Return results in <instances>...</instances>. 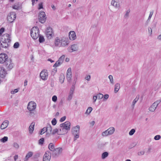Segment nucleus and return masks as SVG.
I'll list each match as a JSON object with an SVG mask.
<instances>
[{
    "label": "nucleus",
    "mask_w": 161,
    "mask_h": 161,
    "mask_svg": "<svg viewBox=\"0 0 161 161\" xmlns=\"http://www.w3.org/2000/svg\"><path fill=\"white\" fill-rule=\"evenodd\" d=\"M36 104L33 102H29L27 105V109L30 111H33L36 108Z\"/></svg>",
    "instance_id": "obj_10"
},
{
    "label": "nucleus",
    "mask_w": 161,
    "mask_h": 161,
    "mask_svg": "<svg viewBox=\"0 0 161 161\" xmlns=\"http://www.w3.org/2000/svg\"><path fill=\"white\" fill-rule=\"evenodd\" d=\"M80 126L78 125H76L73 128L72 132L73 134L79 133Z\"/></svg>",
    "instance_id": "obj_20"
},
{
    "label": "nucleus",
    "mask_w": 161,
    "mask_h": 161,
    "mask_svg": "<svg viewBox=\"0 0 161 161\" xmlns=\"http://www.w3.org/2000/svg\"><path fill=\"white\" fill-rule=\"evenodd\" d=\"M13 146L16 149H18L19 147L18 144L17 143L14 142L13 144Z\"/></svg>",
    "instance_id": "obj_56"
},
{
    "label": "nucleus",
    "mask_w": 161,
    "mask_h": 161,
    "mask_svg": "<svg viewBox=\"0 0 161 161\" xmlns=\"http://www.w3.org/2000/svg\"><path fill=\"white\" fill-rule=\"evenodd\" d=\"M104 98L103 99V101H106L108 98L109 97V95L108 94H106L104 95V96H103Z\"/></svg>",
    "instance_id": "obj_48"
},
{
    "label": "nucleus",
    "mask_w": 161,
    "mask_h": 161,
    "mask_svg": "<svg viewBox=\"0 0 161 161\" xmlns=\"http://www.w3.org/2000/svg\"><path fill=\"white\" fill-rule=\"evenodd\" d=\"M39 7L38 8V9H41L43 8V3H41L39 4Z\"/></svg>",
    "instance_id": "obj_53"
},
{
    "label": "nucleus",
    "mask_w": 161,
    "mask_h": 161,
    "mask_svg": "<svg viewBox=\"0 0 161 161\" xmlns=\"http://www.w3.org/2000/svg\"><path fill=\"white\" fill-rule=\"evenodd\" d=\"M19 7L18 6L14 5L13 7V8L16 9V10H18L19 8Z\"/></svg>",
    "instance_id": "obj_64"
},
{
    "label": "nucleus",
    "mask_w": 161,
    "mask_h": 161,
    "mask_svg": "<svg viewBox=\"0 0 161 161\" xmlns=\"http://www.w3.org/2000/svg\"><path fill=\"white\" fill-rule=\"evenodd\" d=\"M78 47L76 44H73L71 47L68 48V51L70 53H72L74 51H77L78 50Z\"/></svg>",
    "instance_id": "obj_12"
},
{
    "label": "nucleus",
    "mask_w": 161,
    "mask_h": 161,
    "mask_svg": "<svg viewBox=\"0 0 161 161\" xmlns=\"http://www.w3.org/2000/svg\"><path fill=\"white\" fill-rule=\"evenodd\" d=\"M15 18L16 14L15 12H10L7 16V20L10 23H12L15 20Z\"/></svg>",
    "instance_id": "obj_6"
},
{
    "label": "nucleus",
    "mask_w": 161,
    "mask_h": 161,
    "mask_svg": "<svg viewBox=\"0 0 161 161\" xmlns=\"http://www.w3.org/2000/svg\"><path fill=\"white\" fill-rule=\"evenodd\" d=\"M72 96L73 95H72L69 94L67 98V100L69 101L72 98Z\"/></svg>",
    "instance_id": "obj_61"
},
{
    "label": "nucleus",
    "mask_w": 161,
    "mask_h": 161,
    "mask_svg": "<svg viewBox=\"0 0 161 161\" xmlns=\"http://www.w3.org/2000/svg\"><path fill=\"white\" fill-rule=\"evenodd\" d=\"M62 151V148L58 147L56 148L54 151H53L51 153L52 156L53 158L58 157L61 153Z\"/></svg>",
    "instance_id": "obj_5"
},
{
    "label": "nucleus",
    "mask_w": 161,
    "mask_h": 161,
    "mask_svg": "<svg viewBox=\"0 0 161 161\" xmlns=\"http://www.w3.org/2000/svg\"><path fill=\"white\" fill-rule=\"evenodd\" d=\"M62 63L60 62L58 60L53 65V67H56L60 65Z\"/></svg>",
    "instance_id": "obj_33"
},
{
    "label": "nucleus",
    "mask_w": 161,
    "mask_h": 161,
    "mask_svg": "<svg viewBox=\"0 0 161 161\" xmlns=\"http://www.w3.org/2000/svg\"><path fill=\"white\" fill-rule=\"evenodd\" d=\"M35 111L33 110V111H30L29 112V115L31 116H33L35 114Z\"/></svg>",
    "instance_id": "obj_50"
},
{
    "label": "nucleus",
    "mask_w": 161,
    "mask_h": 161,
    "mask_svg": "<svg viewBox=\"0 0 161 161\" xmlns=\"http://www.w3.org/2000/svg\"><path fill=\"white\" fill-rule=\"evenodd\" d=\"M47 73L45 72L44 70H42L40 74V77L43 80H46L47 79L48 77Z\"/></svg>",
    "instance_id": "obj_14"
},
{
    "label": "nucleus",
    "mask_w": 161,
    "mask_h": 161,
    "mask_svg": "<svg viewBox=\"0 0 161 161\" xmlns=\"http://www.w3.org/2000/svg\"><path fill=\"white\" fill-rule=\"evenodd\" d=\"M67 133V132L66 131L64 132L62 131V129H59V131H58V130L57 129H55L53 130L52 132H51V134L53 135L56 133H57L58 135H63L66 134Z\"/></svg>",
    "instance_id": "obj_11"
},
{
    "label": "nucleus",
    "mask_w": 161,
    "mask_h": 161,
    "mask_svg": "<svg viewBox=\"0 0 161 161\" xmlns=\"http://www.w3.org/2000/svg\"><path fill=\"white\" fill-rule=\"evenodd\" d=\"M157 107V106H156V103H153L149 108V110L150 111L153 112L154 111Z\"/></svg>",
    "instance_id": "obj_24"
},
{
    "label": "nucleus",
    "mask_w": 161,
    "mask_h": 161,
    "mask_svg": "<svg viewBox=\"0 0 161 161\" xmlns=\"http://www.w3.org/2000/svg\"><path fill=\"white\" fill-rule=\"evenodd\" d=\"M130 9H128L126 11V13L124 15V18H128L129 15V14L130 13Z\"/></svg>",
    "instance_id": "obj_34"
},
{
    "label": "nucleus",
    "mask_w": 161,
    "mask_h": 161,
    "mask_svg": "<svg viewBox=\"0 0 161 161\" xmlns=\"http://www.w3.org/2000/svg\"><path fill=\"white\" fill-rule=\"evenodd\" d=\"M92 110V108L91 107H89L88 108V109L86 110L85 114H89L90 113Z\"/></svg>",
    "instance_id": "obj_36"
},
{
    "label": "nucleus",
    "mask_w": 161,
    "mask_h": 161,
    "mask_svg": "<svg viewBox=\"0 0 161 161\" xmlns=\"http://www.w3.org/2000/svg\"><path fill=\"white\" fill-rule=\"evenodd\" d=\"M47 131V128H46V127H44L42 129L40 133V134L41 135H42L45 132H46Z\"/></svg>",
    "instance_id": "obj_37"
},
{
    "label": "nucleus",
    "mask_w": 161,
    "mask_h": 161,
    "mask_svg": "<svg viewBox=\"0 0 161 161\" xmlns=\"http://www.w3.org/2000/svg\"><path fill=\"white\" fill-rule=\"evenodd\" d=\"M97 96V98L99 99H101L103 97V95L101 93L98 94Z\"/></svg>",
    "instance_id": "obj_49"
},
{
    "label": "nucleus",
    "mask_w": 161,
    "mask_h": 161,
    "mask_svg": "<svg viewBox=\"0 0 161 161\" xmlns=\"http://www.w3.org/2000/svg\"><path fill=\"white\" fill-rule=\"evenodd\" d=\"M11 40L10 38H1L0 43L2 48H6L9 47L10 45Z\"/></svg>",
    "instance_id": "obj_2"
},
{
    "label": "nucleus",
    "mask_w": 161,
    "mask_h": 161,
    "mask_svg": "<svg viewBox=\"0 0 161 161\" xmlns=\"http://www.w3.org/2000/svg\"><path fill=\"white\" fill-rule=\"evenodd\" d=\"M161 136L159 135H157L155 136L154 139L156 140H159L161 138Z\"/></svg>",
    "instance_id": "obj_51"
},
{
    "label": "nucleus",
    "mask_w": 161,
    "mask_h": 161,
    "mask_svg": "<svg viewBox=\"0 0 161 161\" xmlns=\"http://www.w3.org/2000/svg\"><path fill=\"white\" fill-rule=\"evenodd\" d=\"M8 137L7 136H4L0 140L1 141L3 142H5L8 141Z\"/></svg>",
    "instance_id": "obj_39"
},
{
    "label": "nucleus",
    "mask_w": 161,
    "mask_h": 161,
    "mask_svg": "<svg viewBox=\"0 0 161 161\" xmlns=\"http://www.w3.org/2000/svg\"><path fill=\"white\" fill-rule=\"evenodd\" d=\"M156 22L155 21H153L152 23V25H151V27H152V28H155L156 26Z\"/></svg>",
    "instance_id": "obj_52"
},
{
    "label": "nucleus",
    "mask_w": 161,
    "mask_h": 161,
    "mask_svg": "<svg viewBox=\"0 0 161 161\" xmlns=\"http://www.w3.org/2000/svg\"><path fill=\"white\" fill-rule=\"evenodd\" d=\"M19 88L15 89L11 91L10 93L11 94H14L19 91Z\"/></svg>",
    "instance_id": "obj_40"
},
{
    "label": "nucleus",
    "mask_w": 161,
    "mask_h": 161,
    "mask_svg": "<svg viewBox=\"0 0 161 161\" xmlns=\"http://www.w3.org/2000/svg\"><path fill=\"white\" fill-rule=\"evenodd\" d=\"M7 54L4 53L0 54V63L3 64L8 60Z\"/></svg>",
    "instance_id": "obj_9"
},
{
    "label": "nucleus",
    "mask_w": 161,
    "mask_h": 161,
    "mask_svg": "<svg viewBox=\"0 0 161 161\" xmlns=\"http://www.w3.org/2000/svg\"><path fill=\"white\" fill-rule=\"evenodd\" d=\"M74 135V141H75L79 136V133L73 134Z\"/></svg>",
    "instance_id": "obj_43"
},
{
    "label": "nucleus",
    "mask_w": 161,
    "mask_h": 161,
    "mask_svg": "<svg viewBox=\"0 0 161 161\" xmlns=\"http://www.w3.org/2000/svg\"><path fill=\"white\" fill-rule=\"evenodd\" d=\"M31 37L34 39H37L40 36L39 29L37 26L33 27L31 31Z\"/></svg>",
    "instance_id": "obj_1"
},
{
    "label": "nucleus",
    "mask_w": 161,
    "mask_h": 161,
    "mask_svg": "<svg viewBox=\"0 0 161 161\" xmlns=\"http://www.w3.org/2000/svg\"><path fill=\"white\" fill-rule=\"evenodd\" d=\"M69 36L70 40H74L76 38L75 33V32L73 31H71L69 32Z\"/></svg>",
    "instance_id": "obj_15"
},
{
    "label": "nucleus",
    "mask_w": 161,
    "mask_h": 161,
    "mask_svg": "<svg viewBox=\"0 0 161 161\" xmlns=\"http://www.w3.org/2000/svg\"><path fill=\"white\" fill-rule=\"evenodd\" d=\"M135 132V130L134 129H132L129 132V135L130 136L132 135Z\"/></svg>",
    "instance_id": "obj_45"
},
{
    "label": "nucleus",
    "mask_w": 161,
    "mask_h": 161,
    "mask_svg": "<svg viewBox=\"0 0 161 161\" xmlns=\"http://www.w3.org/2000/svg\"><path fill=\"white\" fill-rule=\"evenodd\" d=\"M61 39L58 37H56L55 41V46H58L61 43Z\"/></svg>",
    "instance_id": "obj_23"
},
{
    "label": "nucleus",
    "mask_w": 161,
    "mask_h": 161,
    "mask_svg": "<svg viewBox=\"0 0 161 161\" xmlns=\"http://www.w3.org/2000/svg\"><path fill=\"white\" fill-rule=\"evenodd\" d=\"M8 124V120L4 121L1 124L0 128L1 129H4L6 128Z\"/></svg>",
    "instance_id": "obj_18"
},
{
    "label": "nucleus",
    "mask_w": 161,
    "mask_h": 161,
    "mask_svg": "<svg viewBox=\"0 0 161 161\" xmlns=\"http://www.w3.org/2000/svg\"><path fill=\"white\" fill-rule=\"evenodd\" d=\"M33 155V153L31 152H30L26 155L24 159V161H28V159L32 157Z\"/></svg>",
    "instance_id": "obj_22"
},
{
    "label": "nucleus",
    "mask_w": 161,
    "mask_h": 161,
    "mask_svg": "<svg viewBox=\"0 0 161 161\" xmlns=\"http://www.w3.org/2000/svg\"><path fill=\"white\" fill-rule=\"evenodd\" d=\"M65 56L64 55H63L61 56L59 58L58 60L59 61L62 63L64 62V59L65 58Z\"/></svg>",
    "instance_id": "obj_35"
},
{
    "label": "nucleus",
    "mask_w": 161,
    "mask_h": 161,
    "mask_svg": "<svg viewBox=\"0 0 161 161\" xmlns=\"http://www.w3.org/2000/svg\"><path fill=\"white\" fill-rule=\"evenodd\" d=\"M64 75L63 74H61L59 77V81L61 84L64 82Z\"/></svg>",
    "instance_id": "obj_29"
},
{
    "label": "nucleus",
    "mask_w": 161,
    "mask_h": 161,
    "mask_svg": "<svg viewBox=\"0 0 161 161\" xmlns=\"http://www.w3.org/2000/svg\"><path fill=\"white\" fill-rule=\"evenodd\" d=\"M5 29L3 27H2L0 29V35L2 34V33L4 32Z\"/></svg>",
    "instance_id": "obj_60"
},
{
    "label": "nucleus",
    "mask_w": 161,
    "mask_h": 161,
    "mask_svg": "<svg viewBox=\"0 0 161 161\" xmlns=\"http://www.w3.org/2000/svg\"><path fill=\"white\" fill-rule=\"evenodd\" d=\"M120 87V85L119 83H116L115 85L114 92L116 93L118 92Z\"/></svg>",
    "instance_id": "obj_26"
},
{
    "label": "nucleus",
    "mask_w": 161,
    "mask_h": 161,
    "mask_svg": "<svg viewBox=\"0 0 161 161\" xmlns=\"http://www.w3.org/2000/svg\"><path fill=\"white\" fill-rule=\"evenodd\" d=\"M52 100L54 102H56L57 99V97L56 96H53L52 97Z\"/></svg>",
    "instance_id": "obj_54"
},
{
    "label": "nucleus",
    "mask_w": 161,
    "mask_h": 161,
    "mask_svg": "<svg viewBox=\"0 0 161 161\" xmlns=\"http://www.w3.org/2000/svg\"><path fill=\"white\" fill-rule=\"evenodd\" d=\"M61 43L60 44V47H65L69 44V42L67 40L63 39L61 38Z\"/></svg>",
    "instance_id": "obj_19"
},
{
    "label": "nucleus",
    "mask_w": 161,
    "mask_h": 161,
    "mask_svg": "<svg viewBox=\"0 0 161 161\" xmlns=\"http://www.w3.org/2000/svg\"><path fill=\"white\" fill-rule=\"evenodd\" d=\"M145 152L144 151H141L138 153V155L139 156L142 155L144 154Z\"/></svg>",
    "instance_id": "obj_58"
},
{
    "label": "nucleus",
    "mask_w": 161,
    "mask_h": 161,
    "mask_svg": "<svg viewBox=\"0 0 161 161\" xmlns=\"http://www.w3.org/2000/svg\"><path fill=\"white\" fill-rule=\"evenodd\" d=\"M35 125V122H32L29 127V133L31 134L34 130V127Z\"/></svg>",
    "instance_id": "obj_21"
},
{
    "label": "nucleus",
    "mask_w": 161,
    "mask_h": 161,
    "mask_svg": "<svg viewBox=\"0 0 161 161\" xmlns=\"http://www.w3.org/2000/svg\"><path fill=\"white\" fill-rule=\"evenodd\" d=\"M136 145V144L135 143H132L129 147V148L130 149L132 148L133 147H135Z\"/></svg>",
    "instance_id": "obj_57"
},
{
    "label": "nucleus",
    "mask_w": 161,
    "mask_h": 161,
    "mask_svg": "<svg viewBox=\"0 0 161 161\" xmlns=\"http://www.w3.org/2000/svg\"><path fill=\"white\" fill-rule=\"evenodd\" d=\"M66 116H63L60 119L59 121L61 122H63L66 119Z\"/></svg>",
    "instance_id": "obj_55"
},
{
    "label": "nucleus",
    "mask_w": 161,
    "mask_h": 161,
    "mask_svg": "<svg viewBox=\"0 0 161 161\" xmlns=\"http://www.w3.org/2000/svg\"><path fill=\"white\" fill-rule=\"evenodd\" d=\"M39 37V41L40 43H42L44 42L45 39L42 36L40 35Z\"/></svg>",
    "instance_id": "obj_32"
},
{
    "label": "nucleus",
    "mask_w": 161,
    "mask_h": 161,
    "mask_svg": "<svg viewBox=\"0 0 161 161\" xmlns=\"http://www.w3.org/2000/svg\"><path fill=\"white\" fill-rule=\"evenodd\" d=\"M72 77V73L71 71V68H69L67 71V78L68 81L70 82L71 81Z\"/></svg>",
    "instance_id": "obj_13"
},
{
    "label": "nucleus",
    "mask_w": 161,
    "mask_h": 161,
    "mask_svg": "<svg viewBox=\"0 0 161 161\" xmlns=\"http://www.w3.org/2000/svg\"><path fill=\"white\" fill-rule=\"evenodd\" d=\"M7 74V73L3 68L0 67V77L4 78Z\"/></svg>",
    "instance_id": "obj_16"
},
{
    "label": "nucleus",
    "mask_w": 161,
    "mask_h": 161,
    "mask_svg": "<svg viewBox=\"0 0 161 161\" xmlns=\"http://www.w3.org/2000/svg\"><path fill=\"white\" fill-rule=\"evenodd\" d=\"M52 124L53 125H56L57 123V120L55 118H53L52 121Z\"/></svg>",
    "instance_id": "obj_46"
},
{
    "label": "nucleus",
    "mask_w": 161,
    "mask_h": 161,
    "mask_svg": "<svg viewBox=\"0 0 161 161\" xmlns=\"http://www.w3.org/2000/svg\"><path fill=\"white\" fill-rule=\"evenodd\" d=\"M46 35L48 37L52 36V29L50 27H48L46 31Z\"/></svg>",
    "instance_id": "obj_17"
},
{
    "label": "nucleus",
    "mask_w": 161,
    "mask_h": 161,
    "mask_svg": "<svg viewBox=\"0 0 161 161\" xmlns=\"http://www.w3.org/2000/svg\"><path fill=\"white\" fill-rule=\"evenodd\" d=\"M138 99V98H136L133 101V102H132V107L133 108H134L135 104H136V102L137 101Z\"/></svg>",
    "instance_id": "obj_41"
},
{
    "label": "nucleus",
    "mask_w": 161,
    "mask_h": 161,
    "mask_svg": "<svg viewBox=\"0 0 161 161\" xmlns=\"http://www.w3.org/2000/svg\"><path fill=\"white\" fill-rule=\"evenodd\" d=\"M108 130H106L103 131L102 133V135L103 136H107L108 135H109V133H108Z\"/></svg>",
    "instance_id": "obj_44"
},
{
    "label": "nucleus",
    "mask_w": 161,
    "mask_h": 161,
    "mask_svg": "<svg viewBox=\"0 0 161 161\" xmlns=\"http://www.w3.org/2000/svg\"><path fill=\"white\" fill-rule=\"evenodd\" d=\"M60 126L61 127H63L61 129L62 132H64L66 131L68 132L67 131L70 130V123L69 121H67L64 123L60 124Z\"/></svg>",
    "instance_id": "obj_3"
},
{
    "label": "nucleus",
    "mask_w": 161,
    "mask_h": 161,
    "mask_svg": "<svg viewBox=\"0 0 161 161\" xmlns=\"http://www.w3.org/2000/svg\"><path fill=\"white\" fill-rule=\"evenodd\" d=\"M108 155V153L107 152H103L102 154V158L104 159L107 157Z\"/></svg>",
    "instance_id": "obj_31"
},
{
    "label": "nucleus",
    "mask_w": 161,
    "mask_h": 161,
    "mask_svg": "<svg viewBox=\"0 0 161 161\" xmlns=\"http://www.w3.org/2000/svg\"><path fill=\"white\" fill-rule=\"evenodd\" d=\"M47 128V131L51 133L52 131V127L51 125L49 124H47L46 127Z\"/></svg>",
    "instance_id": "obj_30"
},
{
    "label": "nucleus",
    "mask_w": 161,
    "mask_h": 161,
    "mask_svg": "<svg viewBox=\"0 0 161 161\" xmlns=\"http://www.w3.org/2000/svg\"><path fill=\"white\" fill-rule=\"evenodd\" d=\"M5 64L7 69L8 70L12 69L14 66V64L12 63V60L10 58L8 59L7 61L5 62Z\"/></svg>",
    "instance_id": "obj_7"
},
{
    "label": "nucleus",
    "mask_w": 161,
    "mask_h": 161,
    "mask_svg": "<svg viewBox=\"0 0 161 161\" xmlns=\"http://www.w3.org/2000/svg\"><path fill=\"white\" fill-rule=\"evenodd\" d=\"M111 4L116 8L119 7L120 6L119 5L117 4V2L114 0H112Z\"/></svg>",
    "instance_id": "obj_27"
},
{
    "label": "nucleus",
    "mask_w": 161,
    "mask_h": 161,
    "mask_svg": "<svg viewBox=\"0 0 161 161\" xmlns=\"http://www.w3.org/2000/svg\"><path fill=\"white\" fill-rule=\"evenodd\" d=\"M38 19L39 21L42 23H44L46 20L47 17L45 13L43 11L40 12L39 14Z\"/></svg>",
    "instance_id": "obj_4"
},
{
    "label": "nucleus",
    "mask_w": 161,
    "mask_h": 161,
    "mask_svg": "<svg viewBox=\"0 0 161 161\" xmlns=\"http://www.w3.org/2000/svg\"><path fill=\"white\" fill-rule=\"evenodd\" d=\"M51 155V153L50 151H46L43 157V161H50Z\"/></svg>",
    "instance_id": "obj_8"
},
{
    "label": "nucleus",
    "mask_w": 161,
    "mask_h": 161,
    "mask_svg": "<svg viewBox=\"0 0 161 161\" xmlns=\"http://www.w3.org/2000/svg\"><path fill=\"white\" fill-rule=\"evenodd\" d=\"M51 134V133H50V132L47 131L46 136L47 137H49L50 136Z\"/></svg>",
    "instance_id": "obj_63"
},
{
    "label": "nucleus",
    "mask_w": 161,
    "mask_h": 161,
    "mask_svg": "<svg viewBox=\"0 0 161 161\" xmlns=\"http://www.w3.org/2000/svg\"><path fill=\"white\" fill-rule=\"evenodd\" d=\"M153 11H152L151 12H150V14H149V17L148 18V19H149V20H150L151 17H152V16L153 14Z\"/></svg>",
    "instance_id": "obj_59"
},
{
    "label": "nucleus",
    "mask_w": 161,
    "mask_h": 161,
    "mask_svg": "<svg viewBox=\"0 0 161 161\" xmlns=\"http://www.w3.org/2000/svg\"><path fill=\"white\" fill-rule=\"evenodd\" d=\"M91 79V76L90 75H87L85 79L88 81H89Z\"/></svg>",
    "instance_id": "obj_62"
},
{
    "label": "nucleus",
    "mask_w": 161,
    "mask_h": 161,
    "mask_svg": "<svg viewBox=\"0 0 161 161\" xmlns=\"http://www.w3.org/2000/svg\"><path fill=\"white\" fill-rule=\"evenodd\" d=\"M48 148L52 152L54 151L55 149L54 147L53 144L52 143H51L49 144L48 145Z\"/></svg>",
    "instance_id": "obj_28"
},
{
    "label": "nucleus",
    "mask_w": 161,
    "mask_h": 161,
    "mask_svg": "<svg viewBox=\"0 0 161 161\" xmlns=\"http://www.w3.org/2000/svg\"><path fill=\"white\" fill-rule=\"evenodd\" d=\"M108 78L110 80V82L112 84H113V76L112 75H110L108 76Z\"/></svg>",
    "instance_id": "obj_47"
},
{
    "label": "nucleus",
    "mask_w": 161,
    "mask_h": 161,
    "mask_svg": "<svg viewBox=\"0 0 161 161\" xmlns=\"http://www.w3.org/2000/svg\"><path fill=\"white\" fill-rule=\"evenodd\" d=\"M108 133L109 135L112 134L114 131L115 129L114 127H111L107 129Z\"/></svg>",
    "instance_id": "obj_25"
},
{
    "label": "nucleus",
    "mask_w": 161,
    "mask_h": 161,
    "mask_svg": "<svg viewBox=\"0 0 161 161\" xmlns=\"http://www.w3.org/2000/svg\"><path fill=\"white\" fill-rule=\"evenodd\" d=\"M44 138H42L39 140L38 144L39 145H42L44 143Z\"/></svg>",
    "instance_id": "obj_38"
},
{
    "label": "nucleus",
    "mask_w": 161,
    "mask_h": 161,
    "mask_svg": "<svg viewBox=\"0 0 161 161\" xmlns=\"http://www.w3.org/2000/svg\"><path fill=\"white\" fill-rule=\"evenodd\" d=\"M19 43L17 42L14 43L13 47L14 48H17L19 47Z\"/></svg>",
    "instance_id": "obj_42"
}]
</instances>
